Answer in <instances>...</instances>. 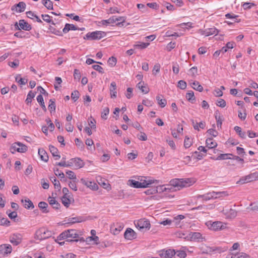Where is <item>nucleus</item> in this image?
Listing matches in <instances>:
<instances>
[{"label":"nucleus","mask_w":258,"mask_h":258,"mask_svg":"<svg viewBox=\"0 0 258 258\" xmlns=\"http://www.w3.org/2000/svg\"><path fill=\"white\" fill-rule=\"evenodd\" d=\"M136 232L131 228H128L124 233V238L127 240H132L136 238Z\"/></svg>","instance_id":"11"},{"label":"nucleus","mask_w":258,"mask_h":258,"mask_svg":"<svg viewBox=\"0 0 258 258\" xmlns=\"http://www.w3.org/2000/svg\"><path fill=\"white\" fill-rule=\"evenodd\" d=\"M71 161L73 163V165L77 169L81 168L84 166V162L80 158H73Z\"/></svg>","instance_id":"19"},{"label":"nucleus","mask_w":258,"mask_h":258,"mask_svg":"<svg viewBox=\"0 0 258 258\" xmlns=\"http://www.w3.org/2000/svg\"><path fill=\"white\" fill-rule=\"evenodd\" d=\"M108 63L112 67L114 66L116 63V58L113 56L110 57L108 60Z\"/></svg>","instance_id":"64"},{"label":"nucleus","mask_w":258,"mask_h":258,"mask_svg":"<svg viewBox=\"0 0 258 258\" xmlns=\"http://www.w3.org/2000/svg\"><path fill=\"white\" fill-rule=\"evenodd\" d=\"M55 99H51L49 100V104L48 105V109L49 110L50 113L54 112L55 111Z\"/></svg>","instance_id":"42"},{"label":"nucleus","mask_w":258,"mask_h":258,"mask_svg":"<svg viewBox=\"0 0 258 258\" xmlns=\"http://www.w3.org/2000/svg\"><path fill=\"white\" fill-rule=\"evenodd\" d=\"M10 242L15 245H18L22 241V236L20 234H14L10 237Z\"/></svg>","instance_id":"12"},{"label":"nucleus","mask_w":258,"mask_h":258,"mask_svg":"<svg viewBox=\"0 0 258 258\" xmlns=\"http://www.w3.org/2000/svg\"><path fill=\"white\" fill-rule=\"evenodd\" d=\"M216 249L217 248L215 247H211L207 245H204L201 247V250H202L203 253H210L212 252L215 251Z\"/></svg>","instance_id":"24"},{"label":"nucleus","mask_w":258,"mask_h":258,"mask_svg":"<svg viewBox=\"0 0 258 258\" xmlns=\"http://www.w3.org/2000/svg\"><path fill=\"white\" fill-rule=\"evenodd\" d=\"M227 258H250V257L247 254L241 252L236 253H231L227 255Z\"/></svg>","instance_id":"20"},{"label":"nucleus","mask_w":258,"mask_h":258,"mask_svg":"<svg viewBox=\"0 0 258 258\" xmlns=\"http://www.w3.org/2000/svg\"><path fill=\"white\" fill-rule=\"evenodd\" d=\"M182 182L181 187H189L192 185L195 182V180L194 178H185L181 179Z\"/></svg>","instance_id":"18"},{"label":"nucleus","mask_w":258,"mask_h":258,"mask_svg":"<svg viewBox=\"0 0 258 258\" xmlns=\"http://www.w3.org/2000/svg\"><path fill=\"white\" fill-rule=\"evenodd\" d=\"M142 180H140V181H136L135 180H130L128 182H130V185L131 186L135 188H145L153 183L151 180H144V182H142Z\"/></svg>","instance_id":"5"},{"label":"nucleus","mask_w":258,"mask_h":258,"mask_svg":"<svg viewBox=\"0 0 258 258\" xmlns=\"http://www.w3.org/2000/svg\"><path fill=\"white\" fill-rule=\"evenodd\" d=\"M114 20V23L118 21H120V22H118L116 24V25L119 27H121L124 25V23L125 22V19L122 17H116V16H113Z\"/></svg>","instance_id":"39"},{"label":"nucleus","mask_w":258,"mask_h":258,"mask_svg":"<svg viewBox=\"0 0 258 258\" xmlns=\"http://www.w3.org/2000/svg\"><path fill=\"white\" fill-rule=\"evenodd\" d=\"M35 94L33 92H32V91H29L28 93L27 98L26 99V103L28 104L29 103H30L32 102V99L35 97Z\"/></svg>","instance_id":"49"},{"label":"nucleus","mask_w":258,"mask_h":258,"mask_svg":"<svg viewBox=\"0 0 258 258\" xmlns=\"http://www.w3.org/2000/svg\"><path fill=\"white\" fill-rule=\"evenodd\" d=\"M14 35H15V36H16L17 37L21 38H28L30 37V36L28 33H26L24 32L21 31L15 33Z\"/></svg>","instance_id":"44"},{"label":"nucleus","mask_w":258,"mask_h":258,"mask_svg":"<svg viewBox=\"0 0 258 258\" xmlns=\"http://www.w3.org/2000/svg\"><path fill=\"white\" fill-rule=\"evenodd\" d=\"M56 165L62 167H71L73 166V163L71 161L68 162L67 163L65 161H62L60 162L56 163Z\"/></svg>","instance_id":"46"},{"label":"nucleus","mask_w":258,"mask_h":258,"mask_svg":"<svg viewBox=\"0 0 258 258\" xmlns=\"http://www.w3.org/2000/svg\"><path fill=\"white\" fill-rule=\"evenodd\" d=\"M81 181L83 184L93 190H96L98 189V185L94 182L86 180L83 178L81 179Z\"/></svg>","instance_id":"15"},{"label":"nucleus","mask_w":258,"mask_h":258,"mask_svg":"<svg viewBox=\"0 0 258 258\" xmlns=\"http://www.w3.org/2000/svg\"><path fill=\"white\" fill-rule=\"evenodd\" d=\"M160 68L161 66L159 63H156L154 65L153 69L152 70L153 74L156 75L157 73H159L160 72Z\"/></svg>","instance_id":"55"},{"label":"nucleus","mask_w":258,"mask_h":258,"mask_svg":"<svg viewBox=\"0 0 258 258\" xmlns=\"http://www.w3.org/2000/svg\"><path fill=\"white\" fill-rule=\"evenodd\" d=\"M189 72L192 77L195 78L198 73V69L196 67H192L189 69Z\"/></svg>","instance_id":"56"},{"label":"nucleus","mask_w":258,"mask_h":258,"mask_svg":"<svg viewBox=\"0 0 258 258\" xmlns=\"http://www.w3.org/2000/svg\"><path fill=\"white\" fill-rule=\"evenodd\" d=\"M207 147L209 149L215 148L217 146V143L213 140L212 138H209L206 141Z\"/></svg>","instance_id":"28"},{"label":"nucleus","mask_w":258,"mask_h":258,"mask_svg":"<svg viewBox=\"0 0 258 258\" xmlns=\"http://www.w3.org/2000/svg\"><path fill=\"white\" fill-rule=\"evenodd\" d=\"M174 254H175L174 250L169 249L166 250H162L160 255L162 258H172Z\"/></svg>","instance_id":"13"},{"label":"nucleus","mask_w":258,"mask_h":258,"mask_svg":"<svg viewBox=\"0 0 258 258\" xmlns=\"http://www.w3.org/2000/svg\"><path fill=\"white\" fill-rule=\"evenodd\" d=\"M37 102L40 104V106H41L42 109L44 111H46L47 109L45 105L43 98L41 94L39 95L37 97Z\"/></svg>","instance_id":"37"},{"label":"nucleus","mask_w":258,"mask_h":258,"mask_svg":"<svg viewBox=\"0 0 258 258\" xmlns=\"http://www.w3.org/2000/svg\"><path fill=\"white\" fill-rule=\"evenodd\" d=\"M174 256H175L176 258H184L186 256V253L183 250L177 251L175 252V254H174Z\"/></svg>","instance_id":"52"},{"label":"nucleus","mask_w":258,"mask_h":258,"mask_svg":"<svg viewBox=\"0 0 258 258\" xmlns=\"http://www.w3.org/2000/svg\"><path fill=\"white\" fill-rule=\"evenodd\" d=\"M15 26H17L18 27L19 30L23 29L25 31H29L32 29L31 26L24 20H19V26L17 22L15 24Z\"/></svg>","instance_id":"9"},{"label":"nucleus","mask_w":258,"mask_h":258,"mask_svg":"<svg viewBox=\"0 0 258 258\" xmlns=\"http://www.w3.org/2000/svg\"><path fill=\"white\" fill-rule=\"evenodd\" d=\"M114 20L113 17L112 16L107 20H102L101 23L103 25H107L108 24L114 23Z\"/></svg>","instance_id":"53"},{"label":"nucleus","mask_w":258,"mask_h":258,"mask_svg":"<svg viewBox=\"0 0 258 258\" xmlns=\"http://www.w3.org/2000/svg\"><path fill=\"white\" fill-rule=\"evenodd\" d=\"M106 32L101 31H96L88 33L84 37L85 39L94 40H100L106 36Z\"/></svg>","instance_id":"3"},{"label":"nucleus","mask_w":258,"mask_h":258,"mask_svg":"<svg viewBox=\"0 0 258 258\" xmlns=\"http://www.w3.org/2000/svg\"><path fill=\"white\" fill-rule=\"evenodd\" d=\"M26 8V4L24 2H19L17 5L13 6L12 7V11H16L17 12L22 13L23 12Z\"/></svg>","instance_id":"14"},{"label":"nucleus","mask_w":258,"mask_h":258,"mask_svg":"<svg viewBox=\"0 0 258 258\" xmlns=\"http://www.w3.org/2000/svg\"><path fill=\"white\" fill-rule=\"evenodd\" d=\"M86 220L85 218L83 217H76L71 218L68 219V223L74 224L76 223H80Z\"/></svg>","instance_id":"32"},{"label":"nucleus","mask_w":258,"mask_h":258,"mask_svg":"<svg viewBox=\"0 0 258 258\" xmlns=\"http://www.w3.org/2000/svg\"><path fill=\"white\" fill-rule=\"evenodd\" d=\"M39 208L42 210V212L44 213H48L49 211L47 209L48 207V204L44 202H40L38 204Z\"/></svg>","instance_id":"36"},{"label":"nucleus","mask_w":258,"mask_h":258,"mask_svg":"<svg viewBox=\"0 0 258 258\" xmlns=\"http://www.w3.org/2000/svg\"><path fill=\"white\" fill-rule=\"evenodd\" d=\"M12 247L10 244H3L0 245V254H8L11 253Z\"/></svg>","instance_id":"10"},{"label":"nucleus","mask_w":258,"mask_h":258,"mask_svg":"<svg viewBox=\"0 0 258 258\" xmlns=\"http://www.w3.org/2000/svg\"><path fill=\"white\" fill-rule=\"evenodd\" d=\"M219 31L215 27H212L206 29L203 34H205L206 36H208L213 34L217 35Z\"/></svg>","instance_id":"21"},{"label":"nucleus","mask_w":258,"mask_h":258,"mask_svg":"<svg viewBox=\"0 0 258 258\" xmlns=\"http://www.w3.org/2000/svg\"><path fill=\"white\" fill-rule=\"evenodd\" d=\"M186 83L183 80H180L178 82V87L181 89H185L186 88Z\"/></svg>","instance_id":"60"},{"label":"nucleus","mask_w":258,"mask_h":258,"mask_svg":"<svg viewBox=\"0 0 258 258\" xmlns=\"http://www.w3.org/2000/svg\"><path fill=\"white\" fill-rule=\"evenodd\" d=\"M41 17L44 21H45L47 23L51 22L52 24L55 25V23L53 22H51L50 17L48 15H43L42 14L41 15Z\"/></svg>","instance_id":"62"},{"label":"nucleus","mask_w":258,"mask_h":258,"mask_svg":"<svg viewBox=\"0 0 258 258\" xmlns=\"http://www.w3.org/2000/svg\"><path fill=\"white\" fill-rule=\"evenodd\" d=\"M79 91L76 90L73 91L71 94V98L74 101H76L78 98H79Z\"/></svg>","instance_id":"58"},{"label":"nucleus","mask_w":258,"mask_h":258,"mask_svg":"<svg viewBox=\"0 0 258 258\" xmlns=\"http://www.w3.org/2000/svg\"><path fill=\"white\" fill-rule=\"evenodd\" d=\"M49 150L55 160H58L60 158V156L58 154V151L56 148L52 145L49 146Z\"/></svg>","instance_id":"25"},{"label":"nucleus","mask_w":258,"mask_h":258,"mask_svg":"<svg viewBox=\"0 0 258 258\" xmlns=\"http://www.w3.org/2000/svg\"><path fill=\"white\" fill-rule=\"evenodd\" d=\"M234 130L241 138H245V133L242 132L241 127L235 126L234 127Z\"/></svg>","instance_id":"48"},{"label":"nucleus","mask_w":258,"mask_h":258,"mask_svg":"<svg viewBox=\"0 0 258 258\" xmlns=\"http://www.w3.org/2000/svg\"><path fill=\"white\" fill-rule=\"evenodd\" d=\"M192 145V142L190 139L187 137H185L184 142V146L185 148H188Z\"/></svg>","instance_id":"54"},{"label":"nucleus","mask_w":258,"mask_h":258,"mask_svg":"<svg viewBox=\"0 0 258 258\" xmlns=\"http://www.w3.org/2000/svg\"><path fill=\"white\" fill-rule=\"evenodd\" d=\"M48 231H46L45 229H39L36 232V236L39 239H44L49 237V235H46V232Z\"/></svg>","instance_id":"22"},{"label":"nucleus","mask_w":258,"mask_h":258,"mask_svg":"<svg viewBox=\"0 0 258 258\" xmlns=\"http://www.w3.org/2000/svg\"><path fill=\"white\" fill-rule=\"evenodd\" d=\"M19 145H20V142H16L12 144L10 148V151L12 154H14L16 151L18 152L19 149Z\"/></svg>","instance_id":"45"},{"label":"nucleus","mask_w":258,"mask_h":258,"mask_svg":"<svg viewBox=\"0 0 258 258\" xmlns=\"http://www.w3.org/2000/svg\"><path fill=\"white\" fill-rule=\"evenodd\" d=\"M185 97L186 99L191 103H193L196 100V97L192 91L187 93Z\"/></svg>","instance_id":"40"},{"label":"nucleus","mask_w":258,"mask_h":258,"mask_svg":"<svg viewBox=\"0 0 258 258\" xmlns=\"http://www.w3.org/2000/svg\"><path fill=\"white\" fill-rule=\"evenodd\" d=\"M50 180L53 183L54 188L57 189L58 190L60 189L61 186L59 181L57 180L55 176L51 177Z\"/></svg>","instance_id":"41"},{"label":"nucleus","mask_w":258,"mask_h":258,"mask_svg":"<svg viewBox=\"0 0 258 258\" xmlns=\"http://www.w3.org/2000/svg\"><path fill=\"white\" fill-rule=\"evenodd\" d=\"M123 227L119 225H113L111 226L110 230L114 235L118 234L120 231L122 229Z\"/></svg>","instance_id":"34"},{"label":"nucleus","mask_w":258,"mask_h":258,"mask_svg":"<svg viewBox=\"0 0 258 258\" xmlns=\"http://www.w3.org/2000/svg\"><path fill=\"white\" fill-rule=\"evenodd\" d=\"M190 238L191 240L197 241H203L205 238L202 236L200 232H192L190 233Z\"/></svg>","instance_id":"16"},{"label":"nucleus","mask_w":258,"mask_h":258,"mask_svg":"<svg viewBox=\"0 0 258 258\" xmlns=\"http://www.w3.org/2000/svg\"><path fill=\"white\" fill-rule=\"evenodd\" d=\"M232 154H221L216 159V160H222L226 159H231Z\"/></svg>","instance_id":"38"},{"label":"nucleus","mask_w":258,"mask_h":258,"mask_svg":"<svg viewBox=\"0 0 258 258\" xmlns=\"http://www.w3.org/2000/svg\"><path fill=\"white\" fill-rule=\"evenodd\" d=\"M70 196H63L61 199L62 203L67 208L69 207L71 204V200L69 198Z\"/></svg>","instance_id":"43"},{"label":"nucleus","mask_w":258,"mask_h":258,"mask_svg":"<svg viewBox=\"0 0 258 258\" xmlns=\"http://www.w3.org/2000/svg\"><path fill=\"white\" fill-rule=\"evenodd\" d=\"M19 149L18 150V152L25 153L27 151V147L20 143V145H19Z\"/></svg>","instance_id":"57"},{"label":"nucleus","mask_w":258,"mask_h":258,"mask_svg":"<svg viewBox=\"0 0 258 258\" xmlns=\"http://www.w3.org/2000/svg\"><path fill=\"white\" fill-rule=\"evenodd\" d=\"M226 223L221 221H215L211 224L210 229L214 231H218L224 229L226 228Z\"/></svg>","instance_id":"7"},{"label":"nucleus","mask_w":258,"mask_h":258,"mask_svg":"<svg viewBox=\"0 0 258 258\" xmlns=\"http://www.w3.org/2000/svg\"><path fill=\"white\" fill-rule=\"evenodd\" d=\"M137 87L144 94H147L150 90L147 84L142 81L137 84Z\"/></svg>","instance_id":"17"},{"label":"nucleus","mask_w":258,"mask_h":258,"mask_svg":"<svg viewBox=\"0 0 258 258\" xmlns=\"http://www.w3.org/2000/svg\"><path fill=\"white\" fill-rule=\"evenodd\" d=\"M116 84L115 82H112L110 84V93L111 98H116L117 92L115 91Z\"/></svg>","instance_id":"33"},{"label":"nucleus","mask_w":258,"mask_h":258,"mask_svg":"<svg viewBox=\"0 0 258 258\" xmlns=\"http://www.w3.org/2000/svg\"><path fill=\"white\" fill-rule=\"evenodd\" d=\"M42 3L47 9H53V4L50 0H42Z\"/></svg>","instance_id":"47"},{"label":"nucleus","mask_w":258,"mask_h":258,"mask_svg":"<svg viewBox=\"0 0 258 258\" xmlns=\"http://www.w3.org/2000/svg\"><path fill=\"white\" fill-rule=\"evenodd\" d=\"M223 213L227 219H233L237 215V211L235 210L227 207L223 209Z\"/></svg>","instance_id":"8"},{"label":"nucleus","mask_w":258,"mask_h":258,"mask_svg":"<svg viewBox=\"0 0 258 258\" xmlns=\"http://www.w3.org/2000/svg\"><path fill=\"white\" fill-rule=\"evenodd\" d=\"M136 227L141 231L145 232L149 230L150 228V221L146 219H141L136 222H135Z\"/></svg>","instance_id":"2"},{"label":"nucleus","mask_w":258,"mask_h":258,"mask_svg":"<svg viewBox=\"0 0 258 258\" xmlns=\"http://www.w3.org/2000/svg\"><path fill=\"white\" fill-rule=\"evenodd\" d=\"M38 154L40 155L42 160L47 162L48 160V156L46 152L43 149H38Z\"/></svg>","instance_id":"29"},{"label":"nucleus","mask_w":258,"mask_h":258,"mask_svg":"<svg viewBox=\"0 0 258 258\" xmlns=\"http://www.w3.org/2000/svg\"><path fill=\"white\" fill-rule=\"evenodd\" d=\"M150 44L149 43H145V42H139L138 44H136L134 45V47L135 48H141V49H144Z\"/></svg>","instance_id":"50"},{"label":"nucleus","mask_w":258,"mask_h":258,"mask_svg":"<svg viewBox=\"0 0 258 258\" xmlns=\"http://www.w3.org/2000/svg\"><path fill=\"white\" fill-rule=\"evenodd\" d=\"M79 28L77 27L73 24H66L64 28L62 29V31L64 33H68L70 30H78Z\"/></svg>","instance_id":"31"},{"label":"nucleus","mask_w":258,"mask_h":258,"mask_svg":"<svg viewBox=\"0 0 258 258\" xmlns=\"http://www.w3.org/2000/svg\"><path fill=\"white\" fill-rule=\"evenodd\" d=\"M216 104L217 106L221 107L222 108L225 107L226 105V101L222 99H220L219 100H218Z\"/></svg>","instance_id":"63"},{"label":"nucleus","mask_w":258,"mask_h":258,"mask_svg":"<svg viewBox=\"0 0 258 258\" xmlns=\"http://www.w3.org/2000/svg\"><path fill=\"white\" fill-rule=\"evenodd\" d=\"M258 179V172H255L245 176L242 177L238 182L242 184L251 182Z\"/></svg>","instance_id":"6"},{"label":"nucleus","mask_w":258,"mask_h":258,"mask_svg":"<svg viewBox=\"0 0 258 258\" xmlns=\"http://www.w3.org/2000/svg\"><path fill=\"white\" fill-rule=\"evenodd\" d=\"M215 116L217 122V127H221L222 123V119L221 116L218 113H215Z\"/></svg>","instance_id":"51"},{"label":"nucleus","mask_w":258,"mask_h":258,"mask_svg":"<svg viewBox=\"0 0 258 258\" xmlns=\"http://www.w3.org/2000/svg\"><path fill=\"white\" fill-rule=\"evenodd\" d=\"M156 100L157 101L158 104L161 106V107H164L166 104L167 101L166 100L163 98V97L161 95H158L156 96Z\"/></svg>","instance_id":"27"},{"label":"nucleus","mask_w":258,"mask_h":258,"mask_svg":"<svg viewBox=\"0 0 258 258\" xmlns=\"http://www.w3.org/2000/svg\"><path fill=\"white\" fill-rule=\"evenodd\" d=\"M49 204L55 209H58L60 207V204L56 201L54 198L49 197L48 199Z\"/></svg>","instance_id":"30"},{"label":"nucleus","mask_w":258,"mask_h":258,"mask_svg":"<svg viewBox=\"0 0 258 258\" xmlns=\"http://www.w3.org/2000/svg\"><path fill=\"white\" fill-rule=\"evenodd\" d=\"M109 109L108 107H106L103 109L101 114V117L104 119H107V115L109 114Z\"/></svg>","instance_id":"59"},{"label":"nucleus","mask_w":258,"mask_h":258,"mask_svg":"<svg viewBox=\"0 0 258 258\" xmlns=\"http://www.w3.org/2000/svg\"><path fill=\"white\" fill-rule=\"evenodd\" d=\"M228 195L226 191L222 192H211L207 193L205 195L200 196L203 200L207 201L212 199H216L217 198L227 196Z\"/></svg>","instance_id":"4"},{"label":"nucleus","mask_w":258,"mask_h":258,"mask_svg":"<svg viewBox=\"0 0 258 258\" xmlns=\"http://www.w3.org/2000/svg\"><path fill=\"white\" fill-rule=\"evenodd\" d=\"M191 87L197 90V91H198L199 92H202L203 91V87L202 86H201L199 82H198V81H194V82H191V81H190L189 82Z\"/></svg>","instance_id":"26"},{"label":"nucleus","mask_w":258,"mask_h":258,"mask_svg":"<svg viewBox=\"0 0 258 258\" xmlns=\"http://www.w3.org/2000/svg\"><path fill=\"white\" fill-rule=\"evenodd\" d=\"M21 202L24 204V206L26 209L34 208L33 203L29 199L22 200Z\"/></svg>","instance_id":"35"},{"label":"nucleus","mask_w":258,"mask_h":258,"mask_svg":"<svg viewBox=\"0 0 258 258\" xmlns=\"http://www.w3.org/2000/svg\"><path fill=\"white\" fill-rule=\"evenodd\" d=\"M66 173L67 174L68 177L71 179H76L77 178L76 175L72 171L68 170L66 172Z\"/></svg>","instance_id":"61"},{"label":"nucleus","mask_w":258,"mask_h":258,"mask_svg":"<svg viewBox=\"0 0 258 258\" xmlns=\"http://www.w3.org/2000/svg\"><path fill=\"white\" fill-rule=\"evenodd\" d=\"M182 182L181 179H174L170 181V185L168 186H172L174 187H177L178 189L181 188Z\"/></svg>","instance_id":"23"},{"label":"nucleus","mask_w":258,"mask_h":258,"mask_svg":"<svg viewBox=\"0 0 258 258\" xmlns=\"http://www.w3.org/2000/svg\"><path fill=\"white\" fill-rule=\"evenodd\" d=\"M80 233V232L75 229L67 230L59 234L55 241H56L57 240L67 239L73 240L78 239V240L84 241V239L83 237L79 239V235H81Z\"/></svg>","instance_id":"1"}]
</instances>
